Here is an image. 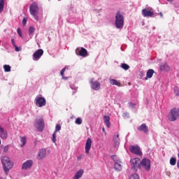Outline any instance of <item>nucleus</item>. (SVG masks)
Masks as SVG:
<instances>
[{"label": "nucleus", "instance_id": "f257e3e1", "mask_svg": "<svg viewBox=\"0 0 179 179\" xmlns=\"http://www.w3.org/2000/svg\"><path fill=\"white\" fill-rule=\"evenodd\" d=\"M1 164L6 174H8L9 173V170L13 167V164L8 157H3L1 158Z\"/></svg>", "mask_w": 179, "mask_h": 179}, {"label": "nucleus", "instance_id": "f03ea898", "mask_svg": "<svg viewBox=\"0 0 179 179\" xmlns=\"http://www.w3.org/2000/svg\"><path fill=\"white\" fill-rule=\"evenodd\" d=\"M40 12V8H38V4L34 2L29 6V13L31 16L35 19V20L38 21V13Z\"/></svg>", "mask_w": 179, "mask_h": 179}, {"label": "nucleus", "instance_id": "7ed1b4c3", "mask_svg": "<svg viewBox=\"0 0 179 179\" xmlns=\"http://www.w3.org/2000/svg\"><path fill=\"white\" fill-rule=\"evenodd\" d=\"M124 17L120 11H117L115 15V27L117 29H122L124 27Z\"/></svg>", "mask_w": 179, "mask_h": 179}, {"label": "nucleus", "instance_id": "20e7f679", "mask_svg": "<svg viewBox=\"0 0 179 179\" xmlns=\"http://www.w3.org/2000/svg\"><path fill=\"white\" fill-rule=\"evenodd\" d=\"M34 126L36 127V128L37 129V131H38V132H43V130L44 129V119H43V117H40L39 119H36Z\"/></svg>", "mask_w": 179, "mask_h": 179}, {"label": "nucleus", "instance_id": "39448f33", "mask_svg": "<svg viewBox=\"0 0 179 179\" xmlns=\"http://www.w3.org/2000/svg\"><path fill=\"white\" fill-rule=\"evenodd\" d=\"M131 169L138 170L141 167V159L139 158H134L131 160Z\"/></svg>", "mask_w": 179, "mask_h": 179}, {"label": "nucleus", "instance_id": "423d86ee", "mask_svg": "<svg viewBox=\"0 0 179 179\" xmlns=\"http://www.w3.org/2000/svg\"><path fill=\"white\" fill-rule=\"evenodd\" d=\"M141 166L145 169V171H150V160L147 158H144L141 162Z\"/></svg>", "mask_w": 179, "mask_h": 179}, {"label": "nucleus", "instance_id": "0eeeda50", "mask_svg": "<svg viewBox=\"0 0 179 179\" xmlns=\"http://www.w3.org/2000/svg\"><path fill=\"white\" fill-rule=\"evenodd\" d=\"M76 55H80V57H87V50L85 48H77L76 49Z\"/></svg>", "mask_w": 179, "mask_h": 179}, {"label": "nucleus", "instance_id": "6e6552de", "mask_svg": "<svg viewBox=\"0 0 179 179\" xmlns=\"http://www.w3.org/2000/svg\"><path fill=\"white\" fill-rule=\"evenodd\" d=\"M36 104L38 107H44L47 104V101L43 97L36 96L35 99Z\"/></svg>", "mask_w": 179, "mask_h": 179}, {"label": "nucleus", "instance_id": "1a4fd4ad", "mask_svg": "<svg viewBox=\"0 0 179 179\" xmlns=\"http://www.w3.org/2000/svg\"><path fill=\"white\" fill-rule=\"evenodd\" d=\"M130 151L131 153H134V155H137L138 156H142V151H141V148L139 146L136 145H131L130 147Z\"/></svg>", "mask_w": 179, "mask_h": 179}, {"label": "nucleus", "instance_id": "9d476101", "mask_svg": "<svg viewBox=\"0 0 179 179\" xmlns=\"http://www.w3.org/2000/svg\"><path fill=\"white\" fill-rule=\"evenodd\" d=\"M177 109L173 108L171 110V114L168 116V118L170 121H176L177 120Z\"/></svg>", "mask_w": 179, "mask_h": 179}, {"label": "nucleus", "instance_id": "9b49d317", "mask_svg": "<svg viewBox=\"0 0 179 179\" xmlns=\"http://www.w3.org/2000/svg\"><path fill=\"white\" fill-rule=\"evenodd\" d=\"M31 166H33V160L29 159L22 164V170H28V169L31 168Z\"/></svg>", "mask_w": 179, "mask_h": 179}, {"label": "nucleus", "instance_id": "f8f14e48", "mask_svg": "<svg viewBox=\"0 0 179 179\" xmlns=\"http://www.w3.org/2000/svg\"><path fill=\"white\" fill-rule=\"evenodd\" d=\"M43 54H44V50H43V49L36 50L33 55L34 59H40Z\"/></svg>", "mask_w": 179, "mask_h": 179}, {"label": "nucleus", "instance_id": "ddd939ff", "mask_svg": "<svg viewBox=\"0 0 179 179\" xmlns=\"http://www.w3.org/2000/svg\"><path fill=\"white\" fill-rule=\"evenodd\" d=\"M142 14L144 17H152V16L155 15V13H153V11H150L146 8H144L142 10Z\"/></svg>", "mask_w": 179, "mask_h": 179}, {"label": "nucleus", "instance_id": "4468645a", "mask_svg": "<svg viewBox=\"0 0 179 179\" xmlns=\"http://www.w3.org/2000/svg\"><path fill=\"white\" fill-rule=\"evenodd\" d=\"M92 148V138H88L85 143V153L89 154Z\"/></svg>", "mask_w": 179, "mask_h": 179}, {"label": "nucleus", "instance_id": "2eb2a0df", "mask_svg": "<svg viewBox=\"0 0 179 179\" xmlns=\"http://www.w3.org/2000/svg\"><path fill=\"white\" fill-rule=\"evenodd\" d=\"M138 131H141V132H144V134H149V129L146 124H142L140 127L137 128Z\"/></svg>", "mask_w": 179, "mask_h": 179}, {"label": "nucleus", "instance_id": "dca6fc26", "mask_svg": "<svg viewBox=\"0 0 179 179\" xmlns=\"http://www.w3.org/2000/svg\"><path fill=\"white\" fill-rule=\"evenodd\" d=\"M113 143L115 148H118L120 146V134H118V133L115 134L113 136Z\"/></svg>", "mask_w": 179, "mask_h": 179}, {"label": "nucleus", "instance_id": "f3484780", "mask_svg": "<svg viewBox=\"0 0 179 179\" xmlns=\"http://www.w3.org/2000/svg\"><path fill=\"white\" fill-rule=\"evenodd\" d=\"M46 155H47V150L45 149L41 150L38 154V160H43V159L45 157Z\"/></svg>", "mask_w": 179, "mask_h": 179}, {"label": "nucleus", "instance_id": "a211bd4d", "mask_svg": "<svg viewBox=\"0 0 179 179\" xmlns=\"http://www.w3.org/2000/svg\"><path fill=\"white\" fill-rule=\"evenodd\" d=\"M0 138L6 139L8 138V131L0 126Z\"/></svg>", "mask_w": 179, "mask_h": 179}, {"label": "nucleus", "instance_id": "6ab92c4d", "mask_svg": "<svg viewBox=\"0 0 179 179\" xmlns=\"http://www.w3.org/2000/svg\"><path fill=\"white\" fill-rule=\"evenodd\" d=\"M91 87L93 90H100V83L99 81L91 82Z\"/></svg>", "mask_w": 179, "mask_h": 179}, {"label": "nucleus", "instance_id": "aec40b11", "mask_svg": "<svg viewBox=\"0 0 179 179\" xmlns=\"http://www.w3.org/2000/svg\"><path fill=\"white\" fill-rule=\"evenodd\" d=\"M114 169L116 171H122V162L119 161V162L115 163Z\"/></svg>", "mask_w": 179, "mask_h": 179}, {"label": "nucleus", "instance_id": "412c9836", "mask_svg": "<svg viewBox=\"0 0 179 179\" xmlns=\"http://www.w3.org/2000/svg\"><path fill=\"white\" fill-rule=\"evenodd\" d=\"M84 171L83 169H80L77 171L72 179H80L82 178V176H83Z\"/></svg>", "mask_w": 179, "mask_h": 179}, {"label": "nucleus", "instance_id": "4be33fe9", "mask_svg": "<svg viewBox=\"0 0 179 179\" xmlns=\"http://www.w3.org/2000/svg\"><path fill=\"white\" fill-rule=\"evenodd\" d=\"M103 121H104V123L106 124L107 128H110L111 123H110L109 116H107V115L103 116Z\"/></svg>", "mask_w": 179, "mask_h": 179}, {"label": "nucleus", "instance_id": "5701e85b", "mask_svg": "<svg viewBox=\"0 0 179 179\" xmlns=\"http://www.w3.org/2000/svg\"><path fill=\"white\" fill-rule=\"evenodd\" d=\"M153 73H155V71L153 69H149L147 71L145 79H150L153 76Z\"/></svg>", "mask_w": 179, "mask_h": 179}, {"label": "nucleus", "instance_id": "b1692460", "mask_svg": "<svg viewBox=\"0 0 179 179\" xmlns=\"http://www.w3.org/2000/svg\"><path fill=\"white\" fill-rule=\"evenodd\" d=\"M110 85H115V86H121V83H118L115 79H110Z\"/></svg>", "mask_w": 179, "mask_h": 179}, {"label": "nucleus", "instance_id": "393cba45", "mask_svg": "<svg viewBox=\"0 0 179 179\" xmlns=\"http://www.w3.org/2000/svg\"><path fill=\"white\" fill-rule=\"evenodd\" d=\"M5 0H0V13L3 12V8L5 7Z\"/></svg>", "mask_w": 179, "mask_h": 179}, {"label": "nucleus", "instance_id": "a878e982", "mask_svg": "<svg viewBox=\"0 0 179 179\" xmlns=\"http://www.w3.org/2000/svg\"><path fill=\"white\" fill-rule=\"evenodd\" d=\"M34 31H36V29H34L33 27H29V34L31 36H33L34 34Z\"/></svg>", "mask_w": 179, "mask_h": 179}, {"label": "nucleus", "instance_id": "bb28decb", "mask_svg": "<svg viewBox=\"0 0 179 179\" xmlns=\"http://www.w3.org/2000/svg\"><path fill=\"white\" fill-rule=\"evenodd\" d=\"M20 142H21V148H23V146L26 145V137H21Z\"/></svg>", "mask_w": 179, "mask_h": 179}, {"label": "nucleus", "instance_id": "cd10ccee", "mask_svg": "<svg viewBox=\"0 0 179 179\" xmlns=\"http://www.w3.org/2000/svg\"><path fill=\"white\" fill-rule=\"evenodd\" d=\"M65 71H66L65 68L62 69L60 72V75L62 77V79L66 80V79H68V78L64 76Z\"/></svg>", "mask_w": 179, "mask_h": 179}, {"label": "nucleus", "instance_id": "c85d7f7f", "mask_svg": "<svg viewBox=\"0 0 179 179\" xmlns=\"http://www.w3.org/2000/svg\"><path fill=\"white\" fill-rule=\"evenodd\" d=\"M112 160L115 163H118L119 162H121L120 159H118V157L117 155H113L111 157Z\"/></svg>", "mask_w": 179, "mask_h": 179}, {"label": "nucleus", "instance_id": "c756f323", "mask_svg": "<svg viewBox=\"0 0 179 179\" xmlns=\"http://www.w3.org/2000/svg\"><path fill=\"white\" fill-rule=\"evenodd\" d=\"M176 163H177V159H176V158H173V157L171 158L170 164L171 166H176Z\"/></svg>", "mask_w": 179, "mask_h": 179}, {"label": "nucleus", "instance_id": "7c9ffc66", "mask_svg": "<svg viewBox=\"0 0 179 179\" xmlns=\"http://www.w3.org/2000/svg\"><path fill=\"white\" fill-rule=\"evenodd\" d=\"M121 66L124 71H128V69H129V66L125 63L122 64Z\"/></svg>", "mask_w": 179, "mask_h": 179}, {"label": "nucleus", "instance_id": "2f4dec72", "mask_svg": "<svg viewBox=\"0 0 179 179\" xmlns=\"http://www.w3.org/2000/svg\"><path fill=\"white\" fill-rule=\"evenodd\" d=\"M3 69L5 72H10V66L6 64L3 66Z\"/></svg>", "mask_w": 179, "mask_h": 179}, {"label": "nucleus", "instance_id": "473e14b6", "mask_svg": "<svg viewBox=\"0 0 179 179\" xmlns=\"http://www.w3.org/2000/svg\"><path fill=\"white\" fill-rule=\"evenodd\" d=\"M52 142H53V143H55V142H57V133L56 132H54L52 134Z\"/></svg>", "mask_w": 179, "mask_h": 179}, {"label": "nucleus", "instance_id": "72a5a7b5", "mask_svg": "<svg viewBox=\"0 0 179 179\" xmlns=\"http://www.w3.org/2000/svg\"><path fill=\"white\" fill-rule=\"evenodd\" d=\"M173 92H174L176 96H179V88H178V87H177V86L174 87Z\"/></svg>", "mask_w": 179, "mask_h": 179}, {"label": "nucleus", "instance_id": "f704fd0d", "mask_svg": "<svg viewBox=\"0 0 179 179\" xmlns=\"http://www.w3.org/2000/svg\"><path fill=\"white\" fill-rule=\"evenodd\" d=\"M76 124H77V125H80L83 122V120H82V118L80 117H78L76 120Z\"/></svg>", "mask_w": 179, "mask_h": 179}, {"label": "nucleus", "instance_id": "c9c22d12", "mask_svg": "<svg viewBox=\"0 0 179 179\" xmlns=\"http://www.w3.org/2000/svg\"><path fill=\"white\" fill-rule=\"evenodd\" d=\"M58 131H61V125H59V124L56 125L55 130L54 132H55L57 134V132H58Z\"/></svg>", "mask_w": 179, "mask_h": 179}, {"label": "nucleus", "instance_id": "e433bc0d", "mask_svg": "<svg viewBox=\"0 0 179 179\" xmlns=\"http://www.w3.org/2000/svg\"><path fill=\"white\" fill-rule=\"evenodd\" d=\"M135 106H136V104H135L132 102L129 103V107H130V108H135Z\"/></svg>", "mask_w": 179, "mask_h": 179}, {"label": "nucleus", "instance_id": "4c0bfd02", "mask_svg": "<svg viewBox=\"0 0 179 179\" xmlns=\"http://www.w3.org/2000/svg\"><path fill=\"white\" fill-rule=\"evenodd\" d=\"M3 152L5 153H6V152H8V150H9V145H6L3 148Z\"/></svg>", "mask_w": 179, "mask_h": 179}, {"label": "nucleus", "instance_id": "58836bf2", "mask_svg": "<svg viewBox=\"0 0 179 179\" xmlns=\"http://www.w3.org/2000/svg\"><path fill=\"white\" fill-rule=\"evenodd\" d=\"M26 23H27V18L24 17L22 20V25L26 26Z\"/></svg>", "mask_w": 179, "mask_h": 179}, {"label": "nucleus", "instance_id": "ea45409f", "mask_svg": "<svg viewBox=\"0 0 179 179\" xmlns=\"http://www.w3.org/2000/svg\"><path fill=\"white\" fill-rule=\"evenodd\" d=\"M166 68H167V64H162L161 65L162 71H164V69H166Z\"/></svg>", "mask_w": 179, "mask_h": 179}, {"label": "nucleus", "instance_id": "a19ab883", "mask_svg": "<svg viewBox=\"0 0 179 179\" xmlns=\"http://www.w3.org/2000/svg\"><path fill=\"white\" fill-rule=\"evenodd\" d=\"M17 34H19V36H22V30L20 29V28H17Z\"/></svg>", "mask_w": 179, "mask_h": 179}, {"label": "nucleus", "instance_id": "79ce46f5", "mask_svg": "<svg viewBox=\"0 0 179 179\" xmlns=\"http://www.w3.org/2000/svg\"><path fill=\"white\" fill-rule=\"evenodd\" d=\"M14 48H15V51H17V52H19V51H20V49H19V48L17 47V45H15L14 46Z\"/></svg>", "mask_w": 179, "mask_h": 179}, {"label": "nucleus", "instance_id": "37998d69", "mask_svg": "<svg viewBox=\"0 0 179 179\" xmlns=\"http://www.w3.org/2000/svg\"><path fill=\"white\" fill-rule=\"evenodd\" d=\"M83 157H85V155H80L78 157V160H82V159H83Z\"/></svg>", "mask_w": 179, "mask_h": 179}, {"label": "nucleus", "instance_id": "c03bdc74", "mask_svg": "<svg viewBox=\"0 0 179 179\" xmlns=\"http://www.w3.org/2000/svg\"><path fill=\"white\" fill-rule=\"evenodd\" d=\"M11 43L13 45V47H15V45H16V44L15 43V39H11Z\"/></svg>", "mask_w": 179, "mask_h": 179}, {"label": "nucleus", "instance_id": "a18cd8bd", "mask_svg": "<svg viewBox=\"0 0 179 179\" xmlns=\"http://www.w3.org/2000/svg\"><path fill=\"white\" fill-rule=\"evenodd\" d=\"M103 132H104L105 135H107V132L106 131V129L104 127L102 128Z\"/></svg>", "mask_w": 179, "mask_h": 179}, {"label": "nucleus", "instance_id": "49530a36", "mask_svg": "<svg viewBox=\"0 0 179 179\" xmlns=\"http://www.w3.org/2000/svg\"><path fill=\"white\" fill-rule=\"evenodd\" d=\"M176 115H177L178 117H179V108L176 110Z\"/></svg>", "mask_w": 179, "mask_h": 179}, {"label": "nucleus", "instance_id": "de8ad7c7", "mask_svg": "<svg viewBox=\"0 0 179 179\" xmlns=\"http://www.w3.org/2000/svg\"><path fill=\"white\" fill-rule=\"evenodd\" d=\"M168 2H173V0H166Z\"/></svg>", "mask_w": 179, "mask_h": 179}, {"label": "nucleus", "instance_id": "09e8293b", "mask_svg": "<svg viewBox=\"0 0 179 179\" xmlns=\"http://www.w3.org/2000/svg\"><path fill=\"white\" fill-rule=\"evenodd\" d=\"M178 167L179 168V161L177 163Z\"/></svg>", "mask_w": 179, "mask_h": 179}, {"label": "nucleus", "instance_id": "8fccbe9b", "mask_svg": "<svg viewBox=\"0 0 179 179\" xmlns=\"http://www.w3.org/2000/svg\"><path fill=\"white\" fill-rule=\"evenodd\" d=\"M160 15H161V16H163V13H161Z\"/></svg>", "mask_w": 179, "mask_h": 179}, {"label": "nucleus", "instance_id": "3c124183", "mask_svg": "<svg viewBox=\"0 0 179 179\" xmlns=\"http://www.w3.org/2000/svg\"><path fill=\"white\" fill-rule=\"evenodd\" d=\"M0 145H1V140H0Z\"/></svg>", "mask_w": 179, "mask_h": 179}]
</instances>
